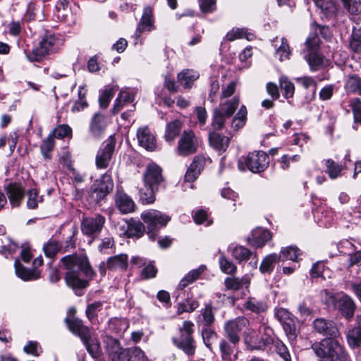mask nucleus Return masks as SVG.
<instances>
[{
	"label": "nucleus",
	"instance_id": "nucleus-1",
	"mask_svg": "<svg viewBox=\"0 0 361 361\" xmlns=\"http://www.w3.org/2000/svg\"><path fill=\"white\" fill-rule=\"evenodd\" d=\"M62 266L67 270L65 281L73 289H82L88 286L94 272L87 258L82 255H70L61 259Z\"/></svg>",
	"mask_w": 361,
	"mask_h": 361
},
{
	"label": "nucleus",
	"instance_id": "nucleus-2",
	"mask_svg": "<svg viewBox=\"0 0 361 361\" xmlns=\"http://www.w3.org/2000/svg\"><path fill=\"white\" fill-rule=\"evenodd\" d=\"M318 361H348V356L338 338H326L312 345Z\"/></svg>",
	"mask_w": 361,
	"mask_h": 361
},
{
	"label": "nucleus",
	"instance_id": "nucleus-3",
	"mask_svg": "<svg viewBox=\"0 0 361 361\" xmlns=\"http://www.w3.org/2000/svg\"><path fill=\"white\" fill-rule=\"evenodd\" d=\"M141 219L147 226L149 238L154 241L161 228L166 226L171 217L162 212L149 209L141 214Z\"/></svg>",
	"mask_w": 361,
	"mask_h": 361
},
{
	"label": "nucleus",
	"instance_id": "nucleus-4",
	"mask_svg": "<svg viewBox=\"0 0 361 361\" xmlns=\"http://www.w3.org/2000/svg\"><path fill=\"white\" fill-rule=\"evenodd\" d=\"M194 324L190 321H185L179 329V335L173 338L174 344L188 355L195 352V341L192 337Z\"/></svg>",
	"mask_w": 361,
	"mask_h": 361
},
{
	"label": "nucleus",
	"instance_id": "nucleus-5",
	"mask_svg": "<svg viewBox=\"0 0 361 361\" xmlns=\"http://www.w3.org/2000/svg\"><path fill=\"white\" fill-rule=\"evenodd\" d=\"M320 39L317 34L310 33L306 39L305 59L307 61L312 71H318L323 64L324 58L318 53Z\"/></svg>",
	"mask_w": 361,
	"mask_h": 361
},
{
	"label": "nucleus",
	"instance_id": "nucleus-6",
	"mask_svg": "<svg viewBox=\"0 0 361 361\" xmlns=\"http://www.w3.org/2000/svg\"><path fill=\"white\" fill-rule=\"evenodd\" d=\"M59 43V39L54 35H47L32 52L26 54L27 59L30 61H40L50 53L56 51L58 49Z\"/></svg>",
	"mask_w": 361,
	"mask_h": 361
},
{
	"label": "nucleus",
	"instance_id": "nucleus-7",
	"mask_svg": "<svg viewBox=\"0 0 361 361\" xmlns=\"http://www.w3.org/2000/svg\"><path fill=\"white\" fill-rule=\"evenodd\" d=\"M243 163L250 171L253 173H261L268 167L269 158L263 151H254L250 152L247 156L244 158L243 161H239V169L244 171L245 169L243 166Z\"/></svg>",
	"mask_w": 361,
	"mask_h": 361
},
{
	"label": "nucleus",
	"instance_id": "nucleus-8",
	"mask_svg": "<svg viewBox=\"0 0 361 361\" xmlns=\"http://www.w3.org/2000/svg\"><path fill=\"white\" fill-rule=\"evenodd\" d=\"M264 334L260 337L253 329H247L244 332L245 343L251 350H264L270 345L273 342V338L269 333L271 329L267 326H263Z\"/></svg>",
	"mask_w": 361,
	"mask_h": 361
},
{
	"label": "nucleus",
	"instance_id": "nucleus-9",
	"mask_svg": "<svg viewBox=\"0 0 361 361\" xmlns=\"http://www.w3.org/2000/svg\"><path fill=\"white\" fill-rule=\"evenodd\" d=\"M200 145V139L191 130H184L178 141L176 153L181 157L195 154Z\"/></svg>",
	"mask_w": 361,
	"mask_h": 361
},
{
	"label": "nucleus",
	"instance_id": "nucleus-10",
	"mask_svg": "<svg viewBox=\"0 0 361 361\" xmlns=\"http://www.w3.org/2000/svg\"><path fill=\"white\" fill-rule=\"evenodd\" d=\"M113 188L114 182L111 176L106 173L99 180H96L92 185L91 196L97 202H99L104 200L113 190Z\"/></svg>",
	"mask_w": 361,
	"mask_h": 361
},
{
	"label": "nucleus",
	"instance_id": "nucleus-11",
	"mask_svg": "<svg viewBox=\"0 0 361 361\" xmlns=\"http://www.w3.org/2000/svg\"><path fill=\"white\" fill-rule=\"evenodd\" d=\"M250 325V321L245 317H238L225 324L224 329L227 338L233 343L240 341V333Z\"/></svg>",
	"mask_w": 361,
	"mask_h": 361
},
{
	"label": "nucleus",
	"instance_id": "nucleus-12",
	"mask_svg": "<svg viewBox=\"0 0 361 361\" xmlns=\"http://www.w3.org/2000/svg\"><path fill=\"white\" fill-rule=\"evenodd\" d=\"M275 317L283 325V330L290 341L296 338L295 317L285 308H278L275 311Z\"/></svg>",
	"mask_w": 361,
	"mask_h": 361
},
{
	"label": "nucleus",
	"instance_id": "nucleus-13",
	"mask_svg": "<svg viewBox=\"0 0 361 361\" xmlns=\"http://www.w3.org/2000/svg\"><path fill=\"white\" fill-rule=\"evenodd\" d=\"M116 142L113 136L103 142L96 155V166L98 169L108 167L114 152Z\"/></svg>",
	"mask_w": 361,
	"mask_h": 361
},
{
	"label": "nucleus",
	"instance_id": "nucleus-14",
	"mask_svg": "<svg viewBox=\"0 0 361 361\" xmlns=\"http://www.w3.org/2000/svg\"><path fill=\"white\" fill-rule=\"evenodd\" d=\"M75 310L71 308L68 316L64 319L68 329L75 335L79 336L81 340H85L90 334V329L83 324L81 319L75 317Z\"/></svg>",
	"mask_w": 361,
	"mask_h": 361
},
{
	"label": "nucleus",
	"instance_id": "nucleus-15",
	"mask_svg": "<svg viewBox=\"0 0 361 361\" xmlns=\"http://www.w3.org/2000/svg\"><path fill=\"white\" fill-rule=\"evenodd\" d=\"M104 342L106 353L112 361H126L128 359V348H123L117 339L107 336Z\"/></svg>",
	"mask_w": 361,
	"mask_h": 361
},
{
	"label": "nucleus",
	"instance_id": "nucleus-16",
	"mask_svg": "<svg viewBox=\"0 0 361 361\" xmlns=\"http://www.w3.org/2000/svg\"><path fill=\"white\" fill-rule=\"evenodd\" d=\"M330 300L346 319H350L354 316L356 306L350 296L347 295L331 296Z\"/></svg>",
	"mask_w": 361,
	"mask_h": 361
},
{
	"label": "nucleus",
	"instance_id": "nucleus-17",
	"mask_svg": "<svg viewBox=\"0 0 361 361\" xmlns=\"http://www.w3.org/2000/svg\"><path fill=\"white\" fill-rule=\"evenodd\" d=\"M104 223L105 218L100 214L85 217L81 223V231L84 235L93 237L102 231Z\"/></svg>",
	"mask_w": 361,
	"mask_h": 361
},
{
	"label": "nucleus",
	"instance_id": "nucleus-18",
	"mask_svg": "<svg viewBox=\"0 0 361 361\" xmlns=\"http://www.w3.org/2000/svg\"><path fill=\"white\" fill-rule=\"evenodd\" d=\"M144 181L146 185L157 190L158 186L164 181L161 169L154 163L149 164L144 174Z\"/></svg>",
	"mask_w": 361,
	"mask_h": 361
},
{
	"label": "nucleus",
	"instance_id": "nucleus-19",
	"mask_svg": "<svg viewBox=\"0 0 361 361\" xmlns=\"http://www.w3.org/2000/svg\"><path fill=\"white\" fill-rule=\"evenodd\" d=\"M5 192L12 207H18L25 196V188L20 183H11L5 187Z\"/></svg>",
	"mask_w": 361,
	"mask_h": 361
},
{
	"label": "nucleus",
	"instance_id": "nucleus-20",
	"mask_svg": "<svg viewBox=\"0 0 361 361\" xmlns=\"http://www.w3.org/2000/svg\"><path fill=\"white\" fill-rule=\"evenodd\" d=\"M313 326L314 330L323 336H330V338L339 336L338 329L332 321L318 318L314 319Z\"/></svg>",
	"mask_w": 361,
	"mask_h": 361
},
{
	"label": "nucleus",
	"instance_id": "nucleus-21",
	"mask_svg": "<svg viewBox=\"0 0 361 361\" xmlns=\"http://www.w3.org/2000/svg\"><path fill=\"white\" fill-rule=\"evenodd\" d=\"M155 29L153 18L152 9L149 6L144 8L142 18L134 34L136 39H138L141 33L145 31L150 32Z\"/></svg>",
	"mask_w": 361,
	"mask_h": 361
},
{
	"label": "nucleus",
	"instance_id": "nucleus-22",
	"mask_svg": "<svg viewBox=\"0 0 361 361\" xmlns=\"http://www.w3.org/2000/svg\"><path fill=\"white\" fill-rule=\"evenodd\" d=\"M137 137L139 145L147 151H154L157 148V140L154 135L147 126L138 128Z\"/></svg>",
	"mask_w": 361,
	"mask_h": 361
},
{
	"label": "nucleus",
	"instance_id": "nucleus-23",
	"mask_svg": "<svg viewBox=\"0 0 361 361\" xmlns=\"http://www.w3.org/2000/svg\"><path fill=\"white\" fill-rule=\"evenodd\" d=\"M107 125L106 116L100 113H96L90 123V133L94 138L99 139L104 133Z\"/></svg>",
	"mask_w": 361,
	"mask_h": 361
},
{
	"label": "nucleus",
	"instance_id": "nucleus-24",
	"mask_svg": "<svg viewBox=\"0 0 361 361\" xmlns=\"http://www.w3.org/2000/svg\"><path fill=\"white\" fill-rule=\"evenodd\" d=\"M271 239V234L268 230L257 228L252 231L247 241L250 245L257 248L263 247Z\"/></svg>",
	"mask_w": 361,
	"mask_h": 361
},
{
	"label": "nucleus",
	"instance_id": "nucleus-25",
	"mask_svg": "<svg viewBox=\"0 0 361 361\" xmlns=\"http://www.w3.org/2000/svg\"><path fill=\"white\" fill-rule=\"evenodd\" d=\"M114 199L116 207L122 214H128L134 211L133 200L124 192L118 190Z\"/></svg>",
	"mask_w": 361,
	"mask_h": 361
},
{
	"label": "nucleus",
	"instance_id": "nucleus-26",
	"mask_svg": "<svg viewBox=\"0 0 361 361\" xmlns=\"http://www.w3.org/2000/svg\"><path fill=\"white\" fill-rule=\"evenodd\" d=\"M121 228L128 237L140 238L145 231V226L142 223L133 219L126 221Z\"/></svg>",
	"mask_w": 361,
	"mask_h": 361
},
{
	"label": "nucleus",
	"instance_id": "nucleus-27",
	"mask_svg": "<svg viewBox=\"0 0 361 361\" xmlns=\"http://www.w3.org/2000/svg\"><path fill=\"white\" fill-rule=\"evenodd\" d=\"M250 283V276L247 274L241 278L227 277L225 279L224 285L226 290H238L243 288H247Z\"/></svg>",
	"mask_w": 361,
	"mask_h": 361
},
{
	"label": "nucleus",
	"instance_id": "nucleus-28",
	"mask_svg": "<svg viewBox=\"0 0 361 361\" xmlns=\"http://www.w3.org/2000/svg\"><path fill=\"white\" fill-rule=\"evenodd\" d=\"M243 307L253 313L261 314L267 311L268 305L263 300L250 297L244 302Z\"/></svg>",
	"mask_w": 361,
	"mask_h": 361
},
{
	"label": "nucleus",
	"instance_id": "nucleus-29",
	"mask_svg": "<svg viewBox=\"0 0 361 361\" xmlns=\"http://www.w3.org/2000/svg\"><path fill=\"white\" fill-rule=\"evenodd\" d=\"M128 267V255L121 254L109 257L106 261V268L109 270H126Z\"/></svg>",
	"mask_w": 361,
	"mask_h": 361
},
{
	"label": "nucleus",
	"instance_id": "nucleus-30",
	"mask_svg": "<svg viewBox=\"0 0 361 361\" xmlns=\"http://www.w3.org/2000/svg\"><path fill=\"white\" fill-rule=\"evenodd\" d=\"M199 73L193 70L186 69L178 75L179 83L185 89H190L193 82L199 78Z\"/></svg>",
	"mask_w": 361,
	"mask_h": 361
},
{
	"label": "nucleus",
	"instance_id": "nucleus-31",
	"mask_svg": "<svg viewBox=\"0 0 361 361\" xmlns=\"http://www.w3.org/2000/svg\"><path fill=\"white\" fill-rule=\"evenodd\" d=\"M221 195L225 199L224 205L226 210L228 212H235L236 209V202L238 199V194L230 188H224L221 190Z\"/></svg>",
	"mask_w": 361,
	"mask_h": 361
},
{
	"label": "nucleus",
	"instance_id": "nucleus-32",
	"mask_svg": "<svg viewBox=\"0 0 361 361\" xmlns=\"http://www.w3.org/2000/svg\"><path fill=\"white\" fill-rule=\"evenodd\" d=\"M228 250L238 263L246 262L252 255V252L249 249L242 245L230 246Z\"/></svg>",
	"mask_w": 361,
	"mask_h": 361
},
{
	"label": "nucleus",
	"instance_id": "nucleus-33",
	"mask_svg": "<svg viewBox=\"0 0 361 361\" xmlns=\"http://www.w3.org/2000/svg\"><path fill=\"white\" fill-rule=\"evenodd\" d=\"M209 140L210 145L219 151H225L228 147L229 138L216 132L209 133Z\"/></svg>",
	"mask_w": 361,
	"mask_h": 361
},
{
	"label": "nucleus",
	"instance_id": "nucleus-34",
	"mask_svg": "<svg viewBox=\"0 0 361 361\" xmlns=\"http://www.w3.org/2000/svg\"><path fill=\"white\" fill-rule=\"evenodd\" d=\"M205 269L206 267L204 265H201L197 269L190 271L180 280L178 286V289L183 290L189 284L197 280Z\"/></svg>",
	"mask_w": 361,
	"mask_h": 361
},
{
	"label": "nucleus",
	"instance_id": "nucleus-35",
	"mask_svg": "<svg viewBox=\"0 0 361 361\" xmlns=\"http://www.w3.org/2000/svg\"><path fill=\"white\" fill-rule=\"evenodd\" d=\"M302 255V252L296 246H288L282 247L278 256H281V260H291L295 262L299 261V257Z\"/></svg>",
	"mask_w": 361,
	"mask_h": 361
},
{
	"label": "nucleus",
	"instance_id": "nucleus-36",
	"mask_svg": "<svg viewBox=\"0 0 361 361\" xmlns=\"http://www.w3.org/2000/svg\"><path fill=\"white\" fill-rule=\"evenodd\" d=\"M15 268L17 276L24 281L35 280L39 277L38 271L25 269L18 259L15 262Z\"/></svg>",
	"mask_w": 361,
	"mask_h": 361
},
{
	"label": "nucleus",
	"instance_id": "nucleus-37",
	"mask_svg": "<svg viewBox=\"0 0 361 361\" xmlns=\"http://www.w3.org/2000/svg\"><path fill=\"white\" fill-rule=\"evenodd\" d=\"M228 41L232 42L238 39L245 38L248 41L255 39V35L252 32H248L246 28H233L226 35Z\"/></svg>",
	"mask_w": 361,
	"mask_h": 361
},
{
	"label": "nucleus",
	"instance_id": "nucleus-38",
	"mask_svg": "<svg viewBox=\"0 0 361 361\" xmlns=\"http://www.w3.org/2000/svg\"><path fill=\"white\" fill-rule=\"evenodd\" d=\"M183 123L180 120H174L169 123L166 128L165 140L166 142H173L179 135Z\"/></svg>",
	"mask_w": 361,
	"mask_h": 361
},
{
	"label": "nucleus",
	"instance_id": "nucleus-39",
	"mask_svg": "<svg viewBox=\"0 0 361 361\" xmlns=\"http://www.w3.org/2000/svg\"><path fill=\"white\" fill-rule=\"evenodd\" d=\"M281 260V256L276 253H272L266 256L262 260L259 270L262 274H271L274 269L275 263Z\"/></svg>",
	"mask_w": 361,
	"mask_h": 361
},
{
	"label": "nucleus",
	"instance_id": "nucleus-40",
	"mask_svg": "<svg viewBox=\"0 0 361 361\" xmlns=\"http://www.w3.org/2000/svg\"><path fill=\"white\" fill-rule=\"evenodd\" d=\"M134 101V94L132 92L121 90L116 98L114 107V114L118 113L123 106L127 103H131Z\"/></svg>",
	"mask_w": 361,
	"mask_h": 361
},
{
	"label": "nucleus",
	"instance_id": "nucleus-41",
	"mask_svg": "<svg viewBox=\"0 0 361 361\" xmlns=\"http://www.w3.org/2000/svg\"><path fill=\"white\" fill-rule=\"evenodd\" d=\"M240 99L238 97H234L233 98L227 100L225 102H221L219 107L216 108L221 112H222L226 116L230 118L232 116L237 107L239 106Z\"/></svg>",
	"mask_w": 361,
	"mask_h": 361
},
{
	"label": "nucleus",
	"instance_id": "nucleus-42",
	"mask_svg": "<svg viewBox=\"0 0 361 361\" xmlns=\"http://www.w3.org/2000/svg\"><path fill=\"white\" fill-rule=\"evenodd\" d=\"M324 164L326 167L325 172L331 179H336L341 176V171L343 169L342 165L336 163L331 159H324Z\"/></svg>",
	"mask_w": 361,
	"mask_h": 361
},
{
	"label": "nucleus",
	"instance_id": "nucleus-43",
	"mask_svg": "<svg viewBox=\"0 0 361 361\" xmlns=\"http://www.w3.org/2000/svg\"><path fill=\"white\" fill-rule=\"evenodd\" d=\"M83 344L87 352L92 355V357L97 358L101 355V348L99 341L96 338L91 337L90 334L89 337L85 340H82Z\"/></svg>",
	"mask_w": 361,
	"mask_h": 361
},
{
	"label": "nucleus",
	"instance_id": "nucleus-44",
	"mask_svg": "<svg viewBox=\"0 0 361 361\" xmlns=\"http://www.w3.org/2000/svg\"><path fill=\"white\" fill-rule=\"evenodd\" d=\"M247 111L245 105H242L236 115L233 118L231 128L238 130L243 128L247 121Z\"/></svg>",
	"mask_w": 361,
	"mask_h": 361
},
{
	"label": "nucleus",
	"instance_id": "nucleus-45",
	"mask_svg": "<svg viewBox=\"0 0 361 361\" xmlns=\"http://www.w3.org/2000/svg\"><path fill=\"white\" fill-rule=\"evenodd\" d=\"M276 47L275 54L281 61L287 60L290 55V47L288 40L285 37L281 39V44L278 47L277 44L274 45Z\"/></svg>",
	"mask_w": 361,
	"mask_h": 361
},
{
	"label": "nucleus",
	"instance_id": "nucleus-46",
	"mask_svg": "<svg viewBox=\"0 0 361 361\" xmlns=\"http://www.w3.org/2000/svg\"><path fill=\"white\" fill-rule=\"evenodd\" d=\"M55 146L54 139L49 135L47 138L42 140L40 145V152L45 159H51V152L54 150Z\"/></svg>",
	"mask_w": 361,
	"mask_h": 361
},
{
	"label": "nucleus",
	"instance_id": "nucleus-47",
	"mask_svg": "<svg viewBox=\"0 0 361 361\" xmlns=\"http://www.w3.org/2000/svg\"><path fill=\"white\" fill-rule=\"evenodd\" d=\"M118 87L116 86H106L99 98V105L102 108L108 107L111 99L113 98Z\"/></svg>",
	"mask_w": 361,
	"mask_h": 361
},
{
	"label": "nucleus",
	"instance_id": "nucleus-48",
	"mask_svg": "<svg viewBox=\"0 0 361 361\" xmlns=\"http://www.w3.org/2000/svg\"><path fill=\"white\" fill-rule=\"evenodd\" d=\"M109 329L117 334H123L128 328L129 324L124 319L114 318L109 321Z\"/></svg>",
	"mask_w": 361,
	"mask_h": 361
},
{
	"label": "nucleus",
	"instance_id": "nucleus-49",
	"mask_svg": "<svg viewBox=\"0 0 361 361\" xmlns=\"http://www.w3.org/2000/svg\"><path fill=\"white\" fill-rule=\"evenodd\" d=\"M347 341L353 348L361 345V327H355L350 329L347 334Z\"/></svg>",
	"mask_w": 361,
	"mask_h": 361
},
{
	"label": "nucleus",
	"instance_id": "nucleus-50",
	"mask_svg": "<svg viewBox=\"0 0 361 361\" xmlns=\"http://www.w3.org/2000/svg\"><path fill=\"white\" fill-rule=\"evenodd\" d=\"M219 264L222 272L226 274H234L237 271L236 265L224 255L219 257Z\"/></svg>",
	"mask_w": 361,
	"mask_h": 361
},
{
	"label": "nucleus",
	"instance_id": "nucleus-51",
	"mask_svg": "<svg viewBox=\"0 0 361 361\" xmlns=\"http://www.w3.org/2000/svg\"><path fill=\"white\" fill-rule=\"evenodd\" d=\"M345 88L348 92L358 93L361 96V78L356 75L349 77Z\"/></svg>",
	"mask_w": 361,
	"mask_h": 361
},
{
	"label": "nucleus",
	"instance_id": "nucleus-52",
	"mask_svg": "<svg viewBox=\"0 0 361 361\" xmlns=\"http://www.w3.org/2000/svg\"><path fill=\"white\" fill-rule=\"evenodd\" d=\"M4 240H4L2 238H0L1 242L4 243V245L0 246V253L6 257H8V255H11L13 253L16 252L18 246L7 237H5Z\"/></svg>",
	"mask_w": 361,
	"mask_h": 361
},
{
	"label": "nucleus",
	"instance_id": "nucleus-53",
	"mask_svg": "<svg viewBox=\"0 0 361 361\" xmlns=\"http://www.w3.org/2000/svg\"><path fill=\"white\" fill-rule=\"evenodd\" d=\"M155 188L145 185V188L140 190V200L142 204H152L155 201Z\"/></svg>",
	"mask_w": 361,
	"mask_h": 361
},
{
	"label": "nucleus",
	"instance_id": "nucleus-54",
	"mask_svg": "<svg viewBox=\"0 0 361 361\" xmlns=\"http://www.w3.org/2000/svg\"><path fill=\"white\" fill-rule=\"evenodd\" d=\"M229 116H226L217 109H215L213 114L212 127L214 130H219L224 128V124Z\"/></svg>",
	"mask_w": 361,
	"mask_h": 361
},
{
	"label": "nucleus",
	"instance_id": "nucleus-55",
	"mask_svg": "<svg viewBox=\"0 0 361 361\" xmlns=\"http://www.w3.org/2000/svg\"><path fill=\"white\" fill-rule=\"evenodd\" d=\"M350 47L355 52L361 51V28L354 27L351 35Z\"/></svg>",
	"mask_w": 361,
	"mask_h": 361
},
{
	"label": "nucleus",
	"instance_id": "nucleus-56",
	"mask_svg": "<svg viewBox=\"0 0 361 361\" xmlns=\"http://www.w3.org/2000/svg\"><path fill=\"white\" fill-rule=\"evenodd\" d=\"M126 361H149L145 353L138 347L128 348V359Z\"/></svg>",
	"mask_w": 361,
	"mask_h": 361
},
{
	"label": "nucleus",
	"instance_id": "nucleus-57",
	"mask_svg": "<svg viewBox=\"0 0 361 361\" xmlns=\"http://www.w3.org/2000/svg\"><path fill=\"white\" fill-rule=\"evenodd\" d=\"M343 7L352 15L361 13V1L360 0H341Z\"/></svg>",
	"mask_w": 361,
	"mask_h": 361
},
{
	"label": "nucleus",
	"instance_id": "nucleus-58",
	"mask_svg": "<svg viewBox=\"0 0 361 361\" xmlns=\"http://www.w3.org/2000/svg\"><path fill=\"white\" fill-rule=\"evenodd\" d=\"M271 344H274L276 353L284 360V361H290V355L286 345L280 340H274Z\"/></svg>",
	"mask_w": 361,
	"mask_h": 361
},
{
	"label": "nucleus",
	"instance_id": "nucleus-59",
	"mask_svg": "<svg viewBox=\"0 0 361 361\" xmlns=\"http://www.w3.org/2000/svg\"><path fill=\"white\" fill-rule=\"evenodd\" d=\"M85 97V92L82 87H80L78 90V99L75 102L71 109L73 112H79L87 106L88 104Z\"/></svg>",
	"mask_w": 361,
	"mask_h": 361
},
{
	"label": "nucleus",
	"instance_id": "nucleus-60",
	"mask_svg": "<svg viewBox=\"0 0 361 361\" xmlns=\"http://www.w3.org/2000/svg\"><path fill=\"white\" fill-rule=\"evenodd\" d=\"M44 251L45 255L49 257H54L61 249L62 246H60L59 242L56 240L50 239L44 245Z\"/></svg>",
	"mask_w": 361,
	"mask_h": 361
},
{
	"label": "nucleus",
	"instance_id": "nucleus-61",
	"mask_svg": "<svg viewBox=\"0 0 361 361\" xmlns=\"http://www.w3.org/2000/svg\"><path fill=\"white\" fill-rule=\"evenodd\" d=\"M72 130L68 125H60L49 134L54 139H62L71 135Z\"/></svg>",
	"mask_w": 361,
	"mask_h": 361
},
{
	"label": "nucleus",
	"instance_id": "nucleus-62",
	"mask_svg": "<svg viewBox=\"0 0 361 361\" xmlns=\"http://www.w3.org/2000/svg\"><path fill=\"white\" fill-rule=\"evenodd\" d=\"M280 84L282 90H284L283 96L286 98H290L294 94L295 87L292 82L288 80L286 77L280 78Z\"/></svg>",
	"mask_w": 361,
	"mask_h": 361
},
{
	"label": "nucleus",
	"instance_id": "nucleus-63",
	"mask_svg": "<svg viewBox=\"0 0 361 361\" xmlns=\"http://www.w3.org/2000/svg\"><path fill=\"white\" fill-rule=\"evenodd\" d=\"M202 336L204 344L210 348L214 341L216 340V334L209 326H205L202 331Z\"/></svg>",
	"mask_w": 361,
	"mask_h": 361
},
{
	"label": "nucleus",
	"instance_id": "nucleus-64",
	"mask_svg": "<svg viewBox=\"0 0 361 361\" xmlns=\"http://www.w3.org/2000/svg\"><path fill=\"white\" fill-rule=\"evenodd\" d=\"M42 201L39 197L38 192L35 189H31L27 192V206L29 209H34L38 206V203Z\"/></svg>",
	"mask_w": 361,
	"mask_h": 361
}]
</instances>
